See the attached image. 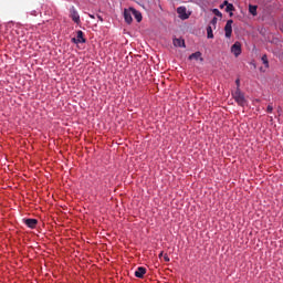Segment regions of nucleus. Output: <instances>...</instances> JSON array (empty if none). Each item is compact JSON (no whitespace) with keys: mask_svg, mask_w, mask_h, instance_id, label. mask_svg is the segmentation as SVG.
Masks as SVG:
<instances>
[{"mask_svg":"<svg viewBox=\"0 0 283 283\" xmlns=\"http://www.w3.org/2000/svg\"><path fill=\"white\" fill-rule=\"evenodd\" d=\"M130 12H132L133 17H135L137 23H140V21H143V13H140V11H138L134 8H130Z\"/></svg>","mask_w":283,"mask_h":283,"instance_id":"6e6552de","label":"nucleus"},{"mask_svg":"<svg viewBox=\"0 0 283 283\" xmlns=\"http://www.w3.org/2000/svg\"><path fill=\"white\" fill-rule=\"evenodd\" d=\"M164 259H165V262H169V256L166 255Z\"/></svg>","mask_w":283,"mask_h":283,"instance_id":"4be33fe9","label":"nucleus"},{"mask_svg":"<svg viewBox=\"0 0 283 283\" xmlns=\"http://www.w3.org/2000/svg\"><path fill=\"white\" fill-rule=\"evenodd\" d=\"M211 25H216V23H218V18H213L211 21H210Z\"/></svg>","mask_w":283,"mask_h":283,"instance_id":"6ab92c4d","label":"nucleus"},{"mask_svg":"<svg viewBox=\"0 0 283 283\" xmlns=\"http://www.w3.org/2000/svg\"><path fill=\"white\" fill-rule=\"evenodd\" d=\"M189 61H205V59H202V53L197 51L192 54L189 55Z\"/></svg>","mask_w":283,"mask_h":283,"instance_id":"0eeeda50","label":"nucleus"},{"mask_svg":"<svg viewBox=\"0 0 283 283\" xmlns=\"http://www.w3.org/2000/svg\"><path fill=\"white\" fill-rule=\"evenodd\" d=\"M261 61L263 65H265V67L269 69V57L266 56V54L262 55Z\"/></svg>","mask_w":283,"mask_h":283,"instance_id":"2eb2a0df","label":"nucleus"},{"mask_svg":"<svg viewBox=\"0 0 283 283\" xmlns=\"http://www.w3.org/2000/svg\"><path fill=\"white\" fill-rule=\"evenodd\" d=\"M237 90H240V78L235 80Z\"/></svg>","mask_w":283,"mask_h":283,"instance_id":"aec40b11","label":"nucleus"},{"mask_svg":"<svg viewBox=\"0 0 283 283\" xmlns=\"http://www.w3.org/2000/svg\"><path fill=\"white\" fill-rule=\"evenodd\" d=\"M98 19H99V21H103V18H101V15H98Z\"/></svg>","mask_w":283,"mask_h":283,"instance_id":"5701e85b","label":"nucleus"},{"mask_svg":"<svg viewBox=\"0 0 283 283\" xmlns=\"http://www.w3.org/2000/svg\"><path fill=\"white\" fill-rule=\"evenodd\" d=\"M177 13L179 14L180 19H189V15L187 14V8L185 7H179L177 8Z\"/></svg>","mask_w":283,"mask_h":283,"instance_id":"423d86ee","label":"nucleus"},{"mask_svg":"<svg viewBox=\"0 0 283 283\" xmlns=\"http://www.w3.org/2000/svg\"><path fill=\"white\" fill-rule=\"evenodd\" d=\"M23 222L29 229H36V224H39L36 219H23Z\"/></svg>","mask_w":283,"mask_h":283,"instance_id":"39448f33","label":"nucleus"},{"mask_svg":"<svg viewBox=\"0 0 283 283\" xmlns=\"http://www.w3.org/2000/svg\"><path fill=\"white\" fill-rule=\"evenodd\" d=\"M132 9L129 11H127V9L124 11V19L126 21V23H132V21H134V19L132 18Z\"/></svg>","mask_w":283,"mask_h":283,"instance_id":"9b49d317","label":"nucleus"},{"mask_svg":"<svg viewBox=\"0 0 283 283\" xmlns=\"http://www.w3.org/2000/svg\"><path fill=\"white\" fill-rule=\"evenodd\" d=\"M91 17V19H94V15H90Z\"/></svg>","mask_w":283,"mask_h":283,"instance_id":"393cba45","label":"nucleus"},{"mask_svg":"<svg viewBox=\"0 0 283 283\" xmlns=\"http://www.w3.org/2000/svg\"><path fill=\"white\" fill-rule=\"evenodd\" d=\"M208 39H213V29L211 27H207Z\"/></svg>","mask_w":283,"mask_h":283,"instance_id":"dca6fc26","label":"nucleus"},{"mask_svg":"<svg viewBox=\"0 0 283 283\" xmlns=\"http://www.w3.org/2000/svg\"><path fill=\"white\" fill-rule=\"evenodd\" d=\"M85 34L83 31H77V38H72V43L78 44V43H85Z\"/></svg>","mask_w":283,"mask_h":283,"instance_id":"20e7f679","label":"nucleus"},{"mask_svg":"<svg viewBox=\"0 0 283 283\" xmlns=\"http://www.w3.org/2000/svg\"><path fill=\"white\" fill-rule=\"evenodd\" d=\"M222 4L228 7L230 3H229V1L224 0Z\"/></svg>","mask_w":283,"mask_h":283,"instance_id":"412c9836","label":"nucleus"},{"mask_svg":"<svg viewBox=\"0 0 283 283\" xmlns=\"http://www.w3.org/2000/svg\"><path fill=\"white\" fill-rule=\"evenodd\" d=\"M231 52L234 54V56H240V54H242V44H240V42H235L231 46Z\"/></svg>","mask_w":283,"mask_h":283,"instance_id":"7ed1b4c3","label":"nucleus"},{"mask_svg":"<svg viewBox=\"0 0 283 283\" xmlns=\"http://www.w3.org/2000/svg\"><path fill=\"white\" fill-rule=\"evenodd\" d=\"M232 98H234L235 103L240 105V107H244L247 105V97H244V93L240 88H237L235 92L232 93Z\"/></svg>","mask_w":283,"mask_h":283,"instance_id":"f257e3e1","label":"nucleus"},{"mask_svg":"<svg viewBox=\"0 0 283 283\" xmlns=\"http://www.w3.org/2000/svg\"><path fill=\"white\" fill-rule=\"evenodd\" d=\"M172 43L175 45V48H185V41L182 39H174Z\"/></svg>","mask_w":283,"mask_h":283,"instance_id":"f8f14e48","label":"nucleus"},{"mask_svg":"<svg viewBox=\"0 0 283 283\" xmlns=\"http://www.w3.org/2000/svg\"><path fill=\"white\" fill-rule=\"evenodd\" d=\"M233 11H235V7L232 3L228 4L226 8V12H230V17H233Z\"/></svg>","mask_w":283,"mask_h":283,"instance_id":"4468645a","label":"nucleus"},{"mask_svg":"<svg viewBox=\"0 0 283 283\" xmlns=\"http://www.w3.org/2000/svg\"><path fill=\"white\" fill-rule=\"evenodd\" d=\"M220 8L222 9V8H224V6H223V4H221V6H220Z\"/></svg>","mask_w":283,"mask_h":283,"instance_id":"b1692460","label":"nucleus"},{"mask_svg":"<svg viewBox=\"0 0 283 283\" xmlns=\"http://www.w3.org/2000/svg\"><path fill=\"white\" fill-rule=\"evenodd\" d=\"M226 38L231 39V34H233V20H228L224 27Z\"/></svg>","mask_w":283,"mask_h":283,"instance_id":"f03ea898","label":"nucleus"},{"mask_svg":"<svg viewBox=\"0 0 283 283\" xmlns=\"http://www.w3.org/2000/svg\"><path fill=\"white\" fill-rule=\"evenodd\" d=\"M71 19L74 23H81V15H78V12L74 9L71 11Z\"/></svg>","mask_w":283,"mask_h":283,"instance_id":"9d476101","label":"nucleus"},{"mask_svg":"<svg viewBox=\"0 0 283 283\" xmlns=\"http://www.w3.org/2000/svg\"><path fill=\"white\" fill-rule=\"evenodd\" d=\"M268 114H272L273 113V106L269 105L266 108Z\"/></svg>","mask_w":283,"mask_h":283,"instance_id":"a211bd4d","label":"nucleus"},{"mask_svg":"<svg viewBox=\"0 0 283 283\" xmlns=\"http://www.w3.org/2000/svg\"><path fill=\"white\" fill-rule=\"evenodd\" d=\"M145 273H147V269H145L144 266H139L135 271V277L143 279V277H145Z\"/></svg>","mask_w":283,"mask_h":283,"instance_id":"1a4fd4ad","label":"nucleus"},{"mask_svg":"<svg viewBox=\"0 0 283 283\" xmlns=\"http://www.w3.org/2000/svg\"><path fill=\"white\" fill-rule=\"evenodd\" d=\"M249 12L252 17H258V6H249Z\"/></svg>","mask_w":283,"mask_h":283,"instance_id":"ddd939ff","label":"nucleus"},{"mask_svg":"<svg viewBox=\"0 0 283 283\" xmlns=\"http://www.w3.org/2000/svg\"><path fill=\"white\" fill-rule=\"evenodd\" d=\"M213 14H216V17H222V12H220V10H218V9H213Z\"/></svg>","mask_w":283,"mask_h":283,"instance_id":"f3484780","label":"nucleus"}]
</instances>
